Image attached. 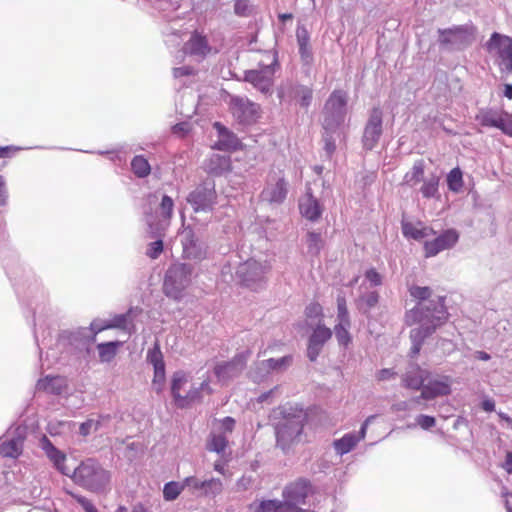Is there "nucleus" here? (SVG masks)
Segmentation results:
<instances>
[{"instance_id": "f257e3e1", "label": "nucleus", "mask_w": 512, "mask_h": 512, "mask_svg": "<svg viewBox=\"0 0 512 512\" xmlns=\"http://www.w3.org/2000/svg\"><path fill=\"white\" fill-rule=\"evenodd\" d=\"M411 315L422 323L418 328L411 330L410 338L412 340L411 357H416L422 347L424 340L433 334L435 330L447 322L448 311L445 306L444 297H439L436 304L430 306H419L411 310Z\"/></svg>"}, {"instance_id": "f03ea898", "label": "nucleus", "mask_w": 512, "mask_h": 512, "mask_svg": "<svg viewBox=\"0 0 512 512\" xmlns=\"http://www.w3.org/2000/svg\"><path fill=\"white\" fill-rule=\"evenodd\" d=\"M203 393L211 395L213 389L209 380H204L198 387L191 384L190 377L184 371H177L172 376L171 394L174 403L179 408H188L194 403H200Z\"/></svg>"}, {"instance_id": "7ed1b4c3", "label": "nucleus", "mask_w": 512, "mask_h": 512, "mask_svg": "<svg viewBox=\"0 0 512 512\" xmlns=\"http://www.w3.org/2000/svg\"><path fill=\"white\" fill-rule=\"evenodd\" d=\"M70 476L76 484L92 492L104 489L110 482V473L92 459L81 462Z\"/></svg>"}, {"instance_id": "20e7f679", "label": "nucleus", "mask_w": 512, "mask_h": 512, "mask_svg": "<svg viewBox=\"0 0 512 512\" xmlns=\"http://www.w3.org/2000/svg\"><path fill=\"white\" fill-rule=\"evenodd\" d=\"M192 268L185 263L171 265L166 271L163 292L167 297L180 300L191 282Z\"/></svg>"}, {"instance_id": "39448f33", "label": "nucleus", "mask_w": 512, "mask_h": 512, "mask_svg": "<svg viewBox=\"0 0 512 512\" xmlns=\"http://www.w3.org/2000/svg\"><path fill=\"white\" fill-rule=\"evenodd\" d=\"M347 92L341 89L334 90L328 97L323 108V127L333 131L345 120L347 112Z\"/></svg>"}, {"instance_id": "423d86ee", "label": "nucleus", "mask_w": 512, "mask_h": 512, "mask_svg": "<svg viewBox=\"0 0 512 512\" xmlns=\"http://www.w3.org/2000/svg\"><path fill=\"white\" fill-rule=\"evenodd\" d=\"M486 49L489 54L496 58V64L502 73H512L511 37L494 32L486 43Z\"/></svg>"}, {"instance_id": "0eeeda50", "label": "nucleus", "mask_w": 512, "mask_h": 512, "mask_svg": "<svg viewBox=\"0 0 512 512\" xmlns=\"http://www.w3.org/2000/svg\"><path fill=\"white\" fill-rule=\"evenodd\" d=\"M439 43L452 49L462 50L475 40L476 28L473 25H460L448 29H440Z\"/></svg>"}, {"instance_id": "6e6552de", "label": "nucleus", "mask_w": 512, "mask_h": 512, "mask_svg": "<svg viewBox=\"0 0 512 512\" xmlns=\"http://www.w3.org/2000/svg\"><path fill=\"white\" fill-rule=\"evenodd\" d=\"M287 185L283 171L271 172L268 175L264 189L260 193L261 200L269 204H281L288 193Z\"/></svg>"}, {"instance_id": "1a4fd4ad", "label": "nucleus", "mask_w": 512, "mask_h": 512, "mask_svg": "<svg viewBox=\"0 0 512 512\" xmlns=\"http://www.w3.org/2000/svg\"><path fill=\"white\" fill-rule=\"evenodd\" d=\"M483 127H493L512 137V114L490 108L480 109L475 116Z\"/></svg>"}, {"instance_id": "9d476101", "label": "nucleus", "mask_w": 512, "mask_h": 512, "mask_svg": "<svg viewBox=\"0 0 512 512\" xmlns=\"http://www.w3.org/2000/svg\"><path fill=\"white\" fill-rule=\"evenodd\" d=\"M304 419L301 416H293L278 424L276 428L277 444L285 450L298 440L303 432Z\"/></svg>"}, {"instance_id": "9b49d317", "label": "nucleus", "mask_w": 512, "mask_h": 512, "mask_svg": "<svg viewBox=\"0 0 512 512\" xmlns=\"http://www.w3.org/2000/svg\"><path fill=\"white\" fill-rule=\"evenodd\" d=\"M217 201L214 183L197 186L187 197V202L195 212H206L213 209Z\"/></svg>"}, {"instance_id": "f8f14e48", "label": "nucleus", "mask_w": 512, "mask_h": 512, "mask_svg": "<svg viewBox=\"0 0 512 512\" xmlns=\"http://www.w3.org/2000/svg\"><path fill=\"white\" fill-rule=\"evenodd\" d=\"M229 110L233 117L242 124L254 123L260 116V106L247 98L231 97Z\"/></svg>"}, {"instance_id": "ddd939ff", "label": "nucleus", "mask_w": 512, "mask_h": 512, "mask_svg": "<svg viewBox=\"0 0 512 512\" xmlns=\"http://www.w3.org/2000/svg\"><path fill=\"white\" fill-rule=\"evenodd\" d=\"M313 493V486L308 479L298 478L288 483L282 492L283 502L291 506L305 504L306 499Z\"/></svg>"}, {"instance_id": "4468645a", "label": "nucleus", "mask_w": 512, "mask_h": 512, "mask_svg": "<svg viewBox=\"0 0 512 512\" xmlns=\"http://www.w3.org/2000/svg\"><path fill=\"white\" fill-rule=\"evenodd\" d=\"M382 110L374 107L364 129L363 145L366 149H373L382 135Z\"/></svg>"}, {"instance_id": "2eb2a0df", "label": "nucleus", "mask_w": 512, "mask_h": 512, "mask_svg": "<svg viewBox=\"0 0 512 512\" xmlns=\"http://www.w3.org/2000/svg\"><path fill=\"white\" fill-rule=\"evenodd\" d=\"M426 381L427 383H424L420 396L414 398L415 402L420 399L433 400L451 393V379L449 376H440L434 379L429 377Z\"/></svg>"}, {"instance_id": "dca6fc26", "label": "nucleus", "mask_w": 512, "mask_h": 512, "mask_svg": "<svg viewBox=\"0 0 512 512\" xmlns=\"http://www.w3.org/2000/svg\"><path fill=\"white\" fill-rule=\"evenodd\" d=\"M459 239V234L454 229L445 230L434 240L424 243L425 257H433L443 250L452 248Z\"/></svg>"}, {"instance_id": "f3484780", "label": "nucleus", "mask_w": 512, "mask_h": 512, "mask_svg": "<svg viewBox=\"0 0 512 512\" xmlns=\"http://www.w3.org/2000/svg\"><path fill=\"white\" fill-rule=\"evenodd\" d=\"M268 270L269 267L257 261H247L240 267L238 273L245 286L255 289L258 283L264 281L265 274Z\"/></svg>"}, {"instance_id": "a211bd4d", "label": "nucleus", "mask_w": 512, "mask_h": 512, "mask_svg": "<svg viewBox=\"0 0 512 512\" xmlns=\"http://www.w3.org/2000/svg\"><path fill=\"white\" fill-rule=\"evenodd\" d=\"M246 365V357L243 354L235 356L232 360L220 362L214 367V374L218 381L226 382L242 372Z\"/></svg>"}, {"instance_id": "6ab92c4d", "label": "nucleus", "mask_w": 512, "mask_h": 512, "mask_svg": "<svg viewBox=\"0 0 512 512\" xmlns=\"http://www.w3.org/2000/svg\"><path fill=\"white\" fill-rule=\"evenodd\" d=\"M273 75V69L267 66L261 70H249L245 72L244 80L251 83L262 93H267L273 85Z\"/></svg>"}, {"instance_id": "aec40b11", "label": "nucleus", "mask_w": 512, "mask_h": 512, "mask_svg": "<svg viewBox=\"0 0 512 512\" xmlns=\"http://www.w3.org/2000/svg\"><path fill=\"white\" fill-rule=\"evenodd\" d=\"M332 331L324 325H318L311 334L307 347V356L315 361L320 354L324 344L331 338Z\"/></svg>"}, {"instance_id": "412c9836", "label": "nucleus", "mask_w": 512, "mask_h": 512, "mask_svg": "<svg viewBox=\"0 0 512 512\" xmlns=\"http://www.w3.org/2000/svg\"><path fill=\"white\" fill-rule=\"evenodd\" d=\"M431 376V372L421 368L419 365H412L403 375H402V385L406 389L414 390V391H422L424 383Z\"/></svg>"}, {"instance_id": "4be33fe9", "label": "nucleus", "mask_w": 512, "mask_h": 512, "mask_svg": "<svg viewBox=\"0 0 512 512\" xmlns=\"http://www.w3.org/2000/svg\"><path fill=\"white\" fill-rule=\"evenodd\" d=\"M299 209L302 216L310 221L318 220L323 212V207L313 196L310 188L307 189L304 197L301 198L299 202Z\"/></svg>"}, {"instance_id": "5701e85b", "label": "nucleus", "mask_w": 512, "mask_h": 512, "mask_svg": "<svg viewBox=\"0 0 512 512\" xmlns=\"http://www.w3.org/2000/svg\"><path fill=\"white\" fill-rule=\"evenodd\" d=\"M214 128L219 133V139L214 148L222 151H236L241 147L238 137L219 122L214 123Z\"/></svg>"}, {"instance_id": "b1692460", "label": "nucleus", "mask_w": 512, "mask_h": 512, "mask_svg": "<svg viewBox=\"0 0 512 512\" xmlns=\"http://www.w3.org/2000/svg\"><path fill=\"white\" fill-rule=\"evenodd\" d=\"M67 380L63 376H45L37 381L36 390L47 394L60 395L67 389Z\"/></svg>"}, {"instance_id": "393cba45", "label": "nucleus", "mask_w": 512, "mask_h": 512, "mask_svg": "<svg viewBox=\"0 0 512 512\" xmlns=\"http://www.w3.org/2000/svg\"><path fill=\"white\" fill-rule=\"evenodd\" d=\"M185 52L190 55L205 57L211 52V47L205 36L194 32L185 44Z\"/></svg>"}, {"instance_id": "a878e982", "label": "nucleus", "mask_w": 512, "mask_h": 512, "mask_svg": "<svg viewBox=\"0 0 512 512\" xmlns=\"http://www.w3.org/2000/svg\"><path fill=\"white\" fill-rule=\"evenodd\" d=\"M402 233L406 238L422 240L436 234L433 228L423 225L421 222H402Z\"/></svg>"}, {"instance_id": "bb28decb", "label": "nucleus", "mask_w": 512, "mask_h": 512, "mask_svg": "<svg viewBox=\"0 0 512 512\" xmlns=\"http://www.w3.org/2000/svg\"><path fill=\"white\" fill-rule=\"evenodd\" d=\"M231 169V159L229 156L213 154L206 163L207 172L214 176L223 175L230 172Z\"/></svg>"}, {"instance_id": "cd10ccee", "label": "nucleus", "mask_w": 512, "mask_h": 512, "mask_svg": "<svg viewBox=\"0 0 512 512\" xmlns=\"http://www.w3.org/2000/svg\"><path fill=\"white\" fill-rule=\"evenodd\" d=\"M47 457L53 463L54 467L63 475L70 476L72 470L66 466V455L53 446L50 442L45 446Z\"/></svg>"}, {"instance_id": "c85d7f7f", "label": "nucleus", "mask_w": 512, "mask_h": 512, "mask_svg": "<svg viewBox=\"0 0 512 512\" xmlns=\"http://www.w3.org/2000/svg\"><path fill=\"white\" fill-rule=\"evenodd\" d=\"M425 164L422 159L414 162L412 168L404 175L403 184L415 186L424 180Z\"/></svg>"}, {"instance_id": "c756f323", "label": "nucleus", "mask_w": 512, "mask_h": 512, "mask_svg": "<svg viewBox=\"0 0 512 512\" xmlns=\"http://www.w3.org/2000/svg\"><path fill=\"white\" fill-rule=\"evenodd\" d=\"M23 450V442L18 438L4 440L0 443V455L7 458H18Z\"/></svg>"}, {"instance_id": "7c9ffc66", "label": "nucleus", "mask_w": 512, "mask_h": 512, "mask_svg": "<svg viewBox=\"0 0 512 512\" xmlns=\"http://www.w3.org/2000/svg\"><path fill=\"white\" fill-rule=\"evenodd\" d=\"M122 345L120 341H112L106 343H100L97 345L99 352V358L101 362H111L116 354L117 349Z\"/></svg>"}, {"instance_id": "2f4dec72", "label": "nucleus", "mask_w": 512, "mask_h": 512, "mask_svg": "<svg viewBox=\"0 0 512 512\" xmlns=\"http://www.w3.org/2000/svg\"><path fill=\"white\" fill-rule=\"evenodd\" d=\"M358 442L359 438L354 433H348L334 441V448L338 454L343 455L350 452Z\"/></svg>"}, {"instance_id": "473e14b6", "label": "nucleus", "mask_w": 512, "mask_h": 512, "mask_svg": "<svg viewBox=\"0 0 512 512\" xmlns=\"http://www.w3.org/2000/svg\"><path fill=\"white\" fill-rule=\"evenodd\" d=\"M131 169L138 178H145L151 173V166L142 155H137L132 159Z\"/></svg>"}, {"instance_id": "72a5a7b5", "label": "nucleus", "mask_w": 512, "mask_h": 512, "mask_svg": "<svg viewBox=\"0 0 512 512\" xmlns=\"http://www.w3.org/2000/svg\"><path fill=\"white\" fill-rule=\"evenodd\" d=\"M448 189L454 193L462 191L464 186L463 173L459 167L453 168L446 178Z\"/></svg>"}, {"instance_id": "f704fd0d", "label": "nucleus", "mask_w": 512, "mask_h": 512, "mask_svg": "<svg viewBox=\"0 0 512 512\" xmlns=\"http://www.w3.org/2000/svg\"><path fill=\"white\" fill-rule=\"evenodd\" d=\"M439 182L440 177L435 174H432L428 179L423 180V184L420 188L422 196L427 199L435 197L438 194Z\"/></svg>"}, {"instance_id": "c9c22d12", "label": "nucleus", "mask_w": 512, "mask_h": 512, "mask_svg": "<svg viewBox=\"0 0 512 512\" xmlns=\"http://www.w3.org/2000/svg\"><path fill=\"white\" fill-rule=\"evenodd\" d=\"M379 302V294L376 291L367 293L358 299L357 307L362 313H369Z\"/></svg>"}, {"instance_id": "e433bc0d", "label": "nucleus", "mask_w": 512, "mask_h": 512, "mask_svg": "<svg viewBox=\"0 0 512 512\" xmlns=\"http://www.w3.org/2000/svg\"><path fill=\"white\" fill-rule=\"evenodd\" d=\"M296 38L299 45V52L302 57L309 56L310 35L304 26H298L296 30Z\"/></svg>"}, {"instance_id": "4c0bfd02", "label": "nucleus", "mask_w": 512, "mask_h": 512, "mask_svg": "<svg viewBox=\"0 0 512 512\" xmlns=\"http://www.w3.org/2000/svg\"><path fill=\"white\" fill-rule=\"evenodd\" d=\"M351 322H338L334 327V333L340 345L347 347L351 342L349 328Z\"/></svg>"}, {"instance_id": "58836bf2", "label": "nucleus", "mask_w": 512, "mask_h": 512, "mask_svg": "<svg viewBox=\"0 0 512 512\" xmlns=\"http://www.w3.org/2000/svg\"><path fill=\"white\" fill-rule=\"evenodd\" d=\"M228 445L227 438L222 434H211L207 441V449L212 452L222 453Z\"/></svg>"}, {"instance_id": "ea45409f", "label": "nucleus", "mask_w": 512, "mask_h": 512, "mask_svg": "<svg viewBox=\"0 0 512 512\" xmlns=\"http://www.w3.org/2000/svg\"><path fill=\"white\" fill-rule=\"evenodd\" d=\"M293 93L294 97L302 107L307 108L311 104L313 98V91L311 88L299 85L294 88Z\"/></svg>"}, {"instance_id": "a19ab883", "label": "nucleus", "mask_w": 512, "mask_h": 512, "mask_svg": "<svg viewBox=\"0 0 512 512\" xmlns=\"http://www.w3.org/2000/svg\"><path fill=\"white\" fill-rule=\"evenodd\" d=\"M184 483H179L175 481L168 482L164 485L163 488V497L166 501L175 500L181 492L184 490Z\"/></svg>"}, {"instance_id": "79ce46f5", "label": "nucleus", "mask_w": 512, "mask_h": 512, "mask_svg": "<svg viewBox=\"0 0 512 512\" xmlns=\"http://www.w3.org/2000/svg\"><path fill=\"white\" fill-rule=\"evenodd\" d=\"M280 503L279 500H262L250 504L249 509L252 512H277Z\"/></svg>"}, {"instance_id": "37998d69", "label": "nucleus", "mask_w": 512, "mask_h": 512, "mask_svg": "<svg viewBox=\"0 0 512 512\" xmlns=\"http://www.w3.org/2000/svg\"><path fill=\"white\" fill-rule=\"evenodd\" d=\"M222 491H223V483L220 479L211 478L208 480H204L203 492H202V494L204 496H209V495L216 496V495L221 494Z\"/></svg>"}, {"instance_id": "c03bdc74", "label": "nucleus", "mask_w": 512, "mask_h": 512, "mask_svg": "<svg viewBox=\"0 0 512 512\" xmlns=\"http://www.w3.org/2000/svg\"><path fill=\"white\" fill-rule=\"evenodd\" d=\"M196 239L192 230L185 232L184 239L182 240L183 254L186 258L196 257L193 249L196 247Z\"/></svg>"}, {"instance_id": "a18cd8bd", "label": "nucleus", "mask_w": 512, "mask_h": 512, "mask_svg": "<svg viewBox=\"0 0 512 512\" xmlns=\"http://www.w3.org/2000/svg\"><path fill=\"white\" fill-rule=\"evenodd\" d=\"M324 245L320 233L309 232L307 234V247L310 253L318 255Z\"/></svg>"}, {"instance_id": "49530a36", "label": "nucleus", "mask_w": 512, "mask_h": 512, "mask_svg": "<svg viewBox=\"0 0 512 512\" xmlns=\"http://www.w3.org/2000/svg\"><path fill=\"white\" fill-rule=\"evenodd\" d=\"M292 363L291 356H284L279 359L270 358L263 362V365L268 370H283L290 366Z\"/></svg>"}, {"instance_id": "de8ad7c7", "label": "nucleus", "mask_w": 512, "mask_h": 512, "mask_svg": "<svg viewBox=\"0 0 512 512\" xmlns=\"http://www.w3.org/2000/svg\"><path fill=\"white\" fill-rule=\"evenodd\" d=\"M337 319L338 322H351L344 295L337 296Z\"/></svg>"}, {"instance_id": "09e8293b", "label": "nucleus", "mask_w": 512, "mask_h": 512, "mask_svg": "<svg viewBox=\"0 0 512 512\" xmlns=\"http://www.w3.org/2000/svg\"><path fill=\"white\" fill-rule=\"evenodd\" d=\"M147 360L149 363H151L153 365V368L165 366V363L163 360V354H162L158 344H155V346L148 351Z\"/></svg>"}, {"instance_id": "8fccbe9b", "label": "nucleus", "mask_w": 512, "mask_h": 512, "mask_svg": "<svg viewBox=\"0 0 512 512\" xmlns=\"http://www.w3.org/2000/svg\"><path fill=\"white\" fill-rule=\"evenodd\" d=\"M173 208H174L173 199L168 195H164L162 197V200L160 203V210H161V214L164 219L170 220L172 218Z\"/></svg>"}, {"instance_id": "3c124183", "label": "nucleus", "mask_w": 512, "mask_h": 512, "mask_svg": "<svg viewBox=\"0 0 512 512\" xmlns=\"http://www.w3.org/2000/svg\"><path fill=\"white\" fill-rule=\"evenodd\" d=\"M165 382V366L154 367L152 385L157 393L161 392Z\"/></svg>"}, {"instance_id": "603ef678", "label": "nucleus", "mask_w": 512, "mask_h": 512, "mask_svg": "<svg viewBox=\"0 0 512 512\" xmlns=\"http://www.w3.org/2000/svg\"><path fill=\"white\" fill-rule=\"evenodd\" d=\"M409 293L413 298L424 301L432 295V290L427 286H412L409 288Z\"/></svg>"}, {"instance_id": "864d4df0", "label": "nucleus", "mask_w": 512, "mask_h": 512, "mask_svg": "<svg viewBox=\"0 0 512 512\" xmlns=\"http://www.w3.org/2000/svg\"><path fill=\"white\" fill-rule=\"evenodd\" d=\"M305 315L309 319L320 320L323 317L322 306L317 302L310 303L305 309Z\"/></svg>"}, {"instance_id": "5fc2aeb1", "label": "nucleus", "mask_w": 512, "mask_h": 512, "mask_svg": "<svg viewBox=\"0 0 512 512\" xmlns=\"http://www.w3.org/2000/svg\"><path fill=\"white\" fill-rule=\"evenodd\" d=\"M163 252V241L157 240L149 244L146 255L150 259H157Z\"/></svg>"}, {"instance_id": "6e6d98bb", "label": "nucleus", "mask_w": 512, "mask_h": 512, "mask_svg": "<svg viewBox=\"0 0 512 512\" xmlns=\"http://www.w3.org/2000/svg\"><path fill=\"white\" fill-rule=\"evenodd\" d=\"M70 495L82 506L85 512H97L95 506L86 497L74 493H70Z\"/></svg>"}, {"instance_id": "4d7b16f0", "label": "nucleus", "mask_w": 512, "mask_h": 512, "mask_svg": "<svg viewBox=\"0 0 512 512\" xmlns=\"http://www.w3.org/2000/svg\"><path fill=\"white\" fill-rule=\"evenodd\" d=\"M234 12L239 16H247L250 13V4L248 0H236Z\"/></svg>"}, {"instance_id": "13d9d810", "label": "nucleus", "mask_w": 512, "mask_h": 512, "mask_svg": "<svg viewBox=\"0 0 512 512\" xmlns=\"http://www.w3.org/2000/svg\"><path fill=\"white\" fill-rule=\"evenodd\" d=\"M365 277L372 286H380L382 284V276L375 268L368 269L365 272Z\"/></svg>"}, {"instance_id": "bf43d9fd", "label": "nucleus", "mask_w": 512, "mask_h": 512, "mask_svg": "<svg viewBox=\"0 0 512 512\" xmlns=\"http://www.w3.org/2000/svg\"><path fill=\"white\" fill-rule=\"evenodd\" d=\"M417 424L424 430H428L435 426L436 419L429 415H419L416 419Z\"/></svg>"}, {"instance_id": "052dcab7", "label": "nucleus", "mask_w": 512, "mask_h": 512, "mask_svg": "<svg viewBox=\"0 0 512 512\" xmlns=\"http://www.w3.org/2000/svg\"><path fill=\"white\" fill-rule=\"evenodd\" d=\"M183 483H184L185 487H190L192 490H195V491L201 490L203 492L204 481H200L199 479H197L194 476L186 477L183 480Z\"/></svg>"}, {"instance_id": "680f3d73", "label": "nucleus", "mask_w": 512, "mask_h": 512, "mask_svg": "<svg viewBox=\"0 0 512 512\" xmlns=\"http://www.w3.org/2000/svg\"><path fill=\"white\" fill-rule=\"evenodd\" d=\"M126 322V318L124 315H119V316H116L114 318V321L113 323H110V324H106L104 325L103 327H100L97 332H100L102 330H105V329H109V328H114V327H122L124 326Z\"/></svg>"}, {"instance_id": "e2e57ef3", "label": "nucleus", "mask_w": 512, "mask_h": 512, "mask_svg": "<svg viewBox=\"0 0 512 512\" xmlns=\"http://www.w3.org/2000/svg\"><path fill=\"white\" fill-rule=\"evenodd\" d=\"M175 77L189 76L194 74V69L190 66L178 67L173 70Z\"/></svg>"}, {"instance_id": "0e129e2a", "label": "nucleus", "mask_w": 512, "mask_h": 512, "mask_svg": "<svg viewBox=\"0 0 512 512\" xmlns=\"http://www.w3.org/2000/svg\"><path fill=\"white\" fill-rule=\"evenodd\" d=\"M395 375L396 373L392 369L385 368L378 371L376 378L378 381H384L393 378Z\"/></svg>"}, {"instance_id": "69168bd1", "label": "nucleus", "mask_w": 512, "mask_h": 512, "mask_svg": "<svg viewBox=\"0 0 512 512\" xmlns=\"http://www.w3.org/2000/svg\"><path fill=\"white\" fill-rule=\"evenodd\" d=\"M221 426L224 431L226 432H232L235 426V420L232 417H225L221 421Z\"/></svg>"}, {"instance_id": "338daca9", "label": "nucleus", "mask_w": 512, "mask_h": 512, "mask_svg": "<svg viewBox=\"0 0 512 512\" xmlns=\"http://www.w3.org/2000/svg\"><path fill=\"white\" fill-rule=\"evenodd\" d=\"M94 425L93 420H88L80 425L79 431L83 436H87L90 433L92 426Z\"/></svg>"}, {"instance_id": "774afa93", "label": "nucleus", "mask_w": 512, "mask_h": 512, "mask_svg": "<svg viewBox=\"0 0 512 512\" xmlns=\"http://www.w3.org/2000/svg\"><path fill=\"white\" fill-rule=\"evenodd\" d=\"M503 468L507 473L512 474V452H507Z\"/></svg>"}]
</instances>
